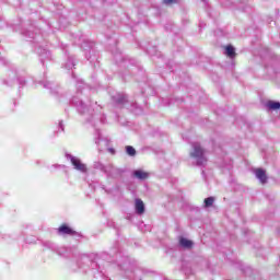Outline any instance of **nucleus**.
<instances>
[{
	"instance_id": "nucleus-1",
	"label": "nucleus",
	"mask_w": 280,
	"mask_h": 280,
	"mask_svg": "<svg viewBox=\"0 0 280 280\" xmlns=\"http://www.w3.org/2000/svg\"><path fill=\"white\" fill-rule=\"evenodd\" d=\"M189 154L192 163L196 165H206L208 163L205 150L200 143H192Z\"/></svg>"
},
{
	"instance_id": "nucleus-2",
	"label": "nucleus",
	"mask_w": 280,
	"mask_h": 280,
	"mask_svg": "<svg viewBox=\"0 0 280 280\" xmlns=\"http://www.w3.org/2000/svg\"><path fill=\"white\" fill-rule=\"evenodd\" d=\"M68 161L71 162L74 170L78 172H81L82 174H85L88 172V167L85 163H82L81 159L78 156H73L72 154H67Z\"/></svg>"
},
{
	"instance_id": "nucleus-3",
	"label": "nucleus",
	"mask_w": 280,
	"mask_h": 280,
	"mask_svg": "<svg viewBox=\"0 0 280 280\" xmlns=\"http://www.w3.org/2000/svg\"><path fill=\"white\" fill-rule=\"evenodd\" d=\"M135 208L138 214H143V212H145V206H144L143 199H139V197H137L135 202Z\"/></svg>"
},
{
	"instance_id": "nucleus-4",
	"label": "nucleus",
	"mask_w": 280,
	"mask_h": 280,
	"mask_svg": "<svg viewBox=\"0 0 280 280\" xmlns=\"http://www.w3.org/2000/svg\"><path fill=\"white\" fill-rule=\"evenodd\" d=\"M133 176H135V178H138L139 180H145L147 178H149L148 172H144L143 170H136L133 172Z\"/></svg>"
},
{
	"instance_id": "nucleus-5",
	"label": "nucleus",
	"mask_w": 280,
	"mask_h": 280,
	"mask_svg": "<svg viewBox=\"0 0 280 280\" xmlns=\"http://www.w3.org/2000/svg\"><path fill=\"white\" fill-rule=\"evenodd\" d=\"M255 174H256V178H258V180H260V183L262 185H265V183H267V175H266L265 170H256Z\"/></svg>"
},
{
	"instance_id": "nucleus-6",
	"label": "nucleus",
	"mask_w": 280,
	"mask_h": 280,
	"mask_svg": "<svg viewBox=\"0 0 280 280\" xmlns=\"http://www.w3.org/2000/svg\"><path fill=\"white\" fill-rule=\"evenodd\" d=\"M179 245L182 247L190 248V247H192L194 243L189 238H186L185 236H182L179 238Z\"/></svg>"
},
{
	"instance_id": "nucleus-7",
	"label": "nucleus",
	"mask_w": 280,
	"mask_h": 280,
	"mask_svg": "<svg viewBox=\"0 0 280 280\" xmlns=\"http://www.w3.org/2000/svg\"><path fill=\"white\" fill-rule=\"evenodd\" d=\"M225 55H226V57H230V59H234L236 57V50H235L234 46H226Z\"/></svg>"
},
{
	"instance_id": "nucleus-8",
	"label": "nucleus",
	"mask_w": 280,
	"mask_h": 280,
	"mask_svg": "<svg viewBox=\"0 0 280 280\" xmlns=\"http://www.w3.org/2000/svg\"><path fill=\"white\" fill-rule=\"evenodd\" d=\"M59 233L60 234H74V230H72V228H70L69 225H60Z\"/></svg>"
},
{
	"instance_id": "nucleus-9",
	"label": "nucleus",
	"mask_w": 280,
	"mask_h": 280,
	"mask_svg": "<svg viewBox=\"0 0 280 280\" xmlns=\"http://www.w3.org/2000/svg\"><path fill=\"white\" fill-rule=\"evenodd\" d=\"M107 176H112L115 177L117 176V174H119V170H117L116 167H108L105 170Z\"/></svg>"
},
{
	"instance_id": "nucleus-10",
	"label": "nucleus",
	"mask_w": 280,
	"mask_h": 280,
	"mask_svg": "<svg viewBox=\"0 0 280 280\" xmlns=\"http://www.w3.org/2000/svg\"><path fill=\"white\" fill-rule=\"evenodd\" d=\"M267 106L268 108L277 110L278 108H280V102H275L273 100H270L269 102H267Z\"/></svg>"
},
{
	"instance_id": "nucleus-11",
	"label": "nucleus",
	"mask_w": 280,
	"mask_h": 280,
	"mask_svg": "<svg viewBox=\"0 0 280 280\" xmlns=\"http://www.w3.org/2000/svg\"><path fill=\"white\" fill-rule=\"evenodd\" d=\"M212 205H214V197H206L205 199L206 209H209V207H212Z\"/></svg>"
},
{
	"instance_id": "nucleus-12",
	"label": "nucleus",
	"mask_w": 280,
	"mask_h": 280,
	"mask_svg": "<svg viewBox=\"0 0 280 280\" xmlns=\"http://www.w3.org/2000/svg\"><path fill=\"white\" fill-rule=\"evenodd\" d=\"M126 150H127V154H129V156H135L136 155V150L132 145H127Z\"/></svg>"
},
{
	"instance_id": "nucleus-13",
	"label": "nucleus",
	"mask_w": 280,
	"mask_h": 280,
	"mask_svg": "<svg viewBox=\"0 0 280 280\" xmlns=\"http://www.w3.org/2000/svg\"><path fill=\"white\" fill-rule=\"evenodd\" d=\"M85 108H86V105L84 104V102H80L79 110L84 113Z\"/></svg>"
},
{
	"instance_id": "nucleus-14",
	"label": "nucleus",
	"mask_w": 280,
	"mask_h": 280,
	"mask_svg": "<svg viewBox=\"0 0 280 280\" xmlns=\"http://www.w3.org/2000/svg\"><path fill=\"white\" fill-rule=\"evenodd\" d=\"M126 96L121 95L120 97H118V102H120L121 104H124V102H126Z\"/></svg>"
},
{
	"instance_id": "nucleus-15",
	"label": "nucleus",
	"mask_w": 280,
	"mask_h": 280,
	"mask_svg": "<svg viewBox=\"0 0 280 280\" xmlns=\"http://www.w3.org/2000/svg\"><path fill=\"white\" fill-rule=\"evenodd\" d=\"M165 4H172V2H174V0H163Z\"/></svg>"
},
{
	"instance_id": "nucleus-16",
	"label": "nucleus",
	"mask_w": 280,
	"mask_h": 280,
	"mask_svg": "<svg viewBox=\"0 0 280 280\" xmlns=\"http://www.w3.org/2000/svg\"><path fill=\"white\" fill-rule=\"evenodd\" d=\"M67 67H68V69H70L71 66H67Z\"/></svg>"
}]
</instances>
